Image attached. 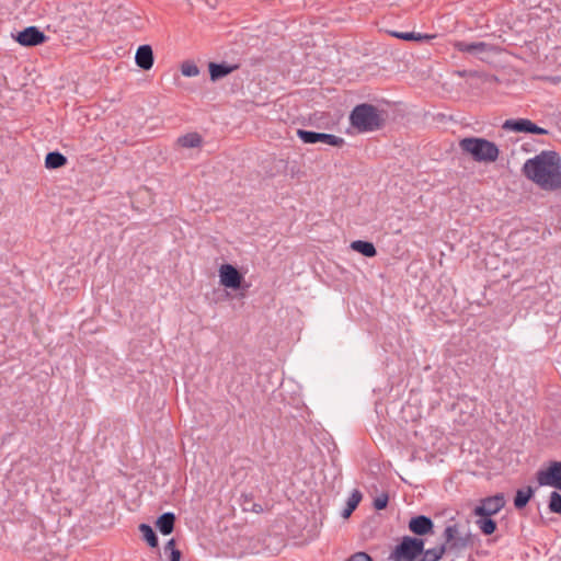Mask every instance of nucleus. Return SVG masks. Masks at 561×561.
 Wrapping results in <instances>:
<instances>
[{
  "mask_svg": "<svg viewBox=\"0 0 561 561\" xmlns=\"http://www.w3.org/2000/svg\"><path fill=\"white\" fill-rule=\"evenodd\" d=\"M318 142H323L333 147H342L345 141L342 137H337L332 134L318 133Z\"/></svg>",
  "mask_w": 561,
  "mask_h": 561,
  "instance_id": "nucleus-24",
  "label": "nucleus"
},
{
  "mask_svg": "<svg viewBox=\"0 0 561 561\" xmlns=\"http://www.w3.org/2000/svg\"><path fill=\"white\" fill-rule=\"evenodd\" d=\"M459 148L476 162H495L500 156V149L496 144L481 137L462 138L459 141Z\"/></svg>",
  "mask_w": 561,
  "mask_h": 561,
  "instance_id": "nucleus-3",
  "label": "nucleus"
},
{
  "mask_svg": "<svg viewBox=\"0 0 561 561\" xmlns=\"http://www.w3.org/2000/svg\"><path fill=\"white\" fill-rule=\"evenodd\" d=\"M346 561H374L373 558L364 552V551H358V552H355L354 554H352Z\"/></svg>",
  "mask_w": 561,
  "mask_h": 561,
  "instance_id": "nucleus-30",
  "label": "nucleus"
},
{
  "mask_svg": "<svg viewBox=\"0 0 561 561\" xmlns=\"http://www.w3.org/2000/svg\"><path fill=\"white\" fill-rule=\"evenodd\" d=\"M175 545H176L175 539H174V538H171V539L165 543V546H164V550H165V552H168V551H169V552H171L172 550H176Z\"/></svg>",
  "mask_w": 561,
  "mask_h": 561,
  "instance_id": "nucleus-33",
  "label": "nucleus"
},
{
  "mask_svg": "<svg viewBox=\"0 0 561 561\" xmlns=\"http://www.w3.org/2000/svg\"><path fill=\"white\" fill-rule=\"evenodd\" d=\"M458 525H448L444 530V539L447 546V550H460L467 547H471L474 543L476 536L471 533L466 534L462 537H458Z\"/></svg>",
  "mask_w": 561,
  "mask_h": 561,
  "instance_id": "nucleus-6",
  "label": "nucleus"
},
{
  "mask_svg": "<svg viewBox=\"0 0 561 561\" xmlns=\"http://www.w3.org/2000/svg\"><path fill=\"white\" fill-rule=\"evenodd\" d=\"M139 531L142 535V539L148 543L151 548H157L159 545L158 536L152 527L148 524H140Z\"/></svg>",
  "mask_w": 561,
  "mask_h": 561,
  "instance_id": "nucleus-21",
  "label": "nucleus"
},
{
  "mask_svg": "<svg viewBox=\"0 0 561 561\" xmlns=\"http://www.w3.org/2000/svg\"><path fill=\"white\" fill-rule=\"evenodd\" d=\"M239 68L238 65H228L227 62H210L208 65L210 80L217 81L230 75L232 71Z\"/></svg>",
  "mask_w": 561,
  "mask_h": 561,
  "instance_id": "nucleus-13",
  "label": "nucleus"
},
{
  "mask_svg": "<svg viewBox=\"0 0 561 561\" xmlns=\"http://www.w3.org/2000/svg\"><path fill=\"white\" fill-rule=\"evenodd\" d=\"M351 248L366 257H374L377 255V250L370 241L356 240L351 243Z\"/></svg>",
  "mask_w": 561,
  "mask_h": 561,
  "instance_id": "nucleus-18",
  "label": "nucleus"
},
{
  "mask_svg": "<svg viewBox=\"0 0 561 561\" xmlns=\"http://www.w3.org/2000/svg\"><path fill=\"white\" fill-rule=\"evenodd\" d=\"M424 539L404 536L389 556L391 561H415L424 552Z\"/></svg>",
  "mask_w": 561,
  "mask_h": 561,
  "instance_id": "nucleus-4",
  "label": "nucleus"
},
{
  "mask_svg": "<svg viewBox=\"0 0 561 561\" xmlns=\"http://www.w3.org/2000/svg\"><path fill=\"white\" fill-rule=\"evenodd\" d=\"M362 497H363V495H362L360 491L354 490L352 492L351 496L348 497V500L346 502V506L342 513V516L344 518L350 517L351 514L357 508L359 502L362 501Z\"/></svg>",
  "mask_w": 561,
  "mask_h": 561,
  "instance_id": "nucleus-22",
  "label": "nucleus"
},
{
  "mask_svg": "<svg viewBox=\"0 0 561 561\" xmlns=\"http://www.w3.org/2000/svg\"><path fill=\"white\" fill-rule=\"evenodd\" d=\"M182 75L185 77H195L199 73L198 67L193 62H183L181 67Z\"/></svg>",
  "mask_w": 561,
  "mask_h": 561,
  "instance_id": "nucleus-28",
  "label": "nucleus"
},
{
  "mask_svg": "<svg viewBox=\"0 0 561 561\" xmlns=\"http://www.w3.org/2000/svg\"><path fill=\"white\" fill-rule=\"evenodd\" d=\"M176 517L174 513L167 512L161 514L157 520H156V527L159 529V531L168 536L173 533L174 526H175Z\"/></svg>",
  "mask_w": 561,
  "mask_h": 561,
  "instance_id": "nucleus-15",
  "label": "nucleus"
},
{
  "mask_svg": "<svg viewBox=\"0 0 561 561\" xmlns=\"http://www.w3.org/2000/svg\"><path fill=\"white\" fill-rule=\"evenodd\" d=\"M536 480L540 486H551L561 491V461H548L536 472Z\"/></svg>",
  "mask_w": 561,
  "mask_h": 561,
  "instance_id": "nucleus-5",
  "label": "nucleus"
},
{
  "mask_svg": "<svg viewBox=\"0 0 561 561\" xmlns=\"http://www.w3.org/2000/svg\"><path fill=\"white\" fill-rule=\"evenodd\" d=\"M527 134H534V135H548L549 134V130L542 128V127H539L538 125H536L535 123H533L530 121L529 123V127H528V133Z\"/></svg>",
  "mask_w": 561,
  "mask_h": 561,
  "instance_id": "nucleus-31",
  "label": "nucleus"
},
{
  "mask_svg": "<svg viewBox=\"0 0 561 561\" xmlns=\"http://www.w3.org/2000/svg\"><path fill=\"white\" fill-rule=\"evenodd\" d=\"M348 119L358 133H370L385 127L387 112L370 103H360L351 111Z\"/></svg>",
  "mask_w": 561,
  "mask_h": 561,
  "instance_id": "nucleus-2",
  "label": "nucleus"
},
{
  "mask_svg": "<svg viewBox=\"0 0 561 561\" xmlns=\"http://www.w3.org/2000/svg\"><path fill=\"white\" fill-rule=\"evenodd\" d=\"M523 173L545 191H561V158L556 151L546 150L528 159Z\"/></svg>",
  "mask_w": 561,
  "mask_h": 561,
  "instance_id": "nucleus-1",
  "label": "nucleus"
},
{
  "mask_svg": "<svg viewBox=\"0 0 561 561\" xmlns=\"http://www.w3.org/2000/svg\"><path fill=\"white\" fill-rule=\"evenodd\" d=\"M388 502H389L388 494L387 493H382V494H380L379 496H377L374 500V507L377 511H382V510H385L387 507Z\"/></svg>",
  "mask_w": 561,
  "mask_h": 561,
  "instance_id": "nucleus-29",
  "label": "nucleus"
},
{
  "mask_svg": "<svg viewBox=\"0 0 561 561\" xmlns=\"http://www.w3.org/2000/svg\"><path fill=\"white\" fill-rule=\"evenodd\" d=\"M391 35L404 41H422L427 38V36L414 32H392Z\"/></svg>",
  "mask_w": 561,
  "mask_h": 561,
  "instance_id": "nucleus-27",
  "label": "nucleus"
},
{
  "mask_svg": "<svg viewBox=\"0 0 561 561\" xmlns=\"http://www.w3.org/2000/svg\"><path fill=\"white\" fill-rule=\"evenodd\" d=\"M535 492L536 488H533L530 485L516 490L513 500L514 507L518 511L525 508L529 501L534 497Z\"/></svg>",
  "mask_w": 561,
  "mask_h": 561,
  "instance_id": "nucleus-14",
  "label": "nucleus"
},
{
  "mask_svg": "<svg viewBox=\"0 0 561 561\" xmlns=\"http://www.w3.org/2000/svg\"><path fill=\"white\" fill-rule=\"evenodd\" d=\"M476 524L485 536L493 535L497 529V524L492 519V516L480 517L477 519Z\"/></svg>",
  "mask_w": 561,
  "mask_h": 561,
  "instance_id": "nucleus-20",
  "label": "nucleus"
},
{
  "mask_svg": "<svg viewBox=\"0 0 561 561\" xmlns=\"http://www.w3.org/2000/svg\"><path fill=\"white\" fill-rule=\"evenodd\" d=\"M506 504L503 493H496L480 500L479 505L473 508V515L477 517H486L497 514Z\"/></svg>",
  "mask_w": 561,
  "mask_h": 561,
  "instance_id": "nucleus-7",
  "label": "nucleus"
},
{
  "mask_svg": "<svg viewBox=\"0 0 561 561\" xmlns=\"http://www.w3.org/2000/svg\"><path fill=\"white\" fill-rule=\"evenodd\" d=\"M67 162V157L59 151H50L45 157V167L49 170L62 168Z\"/></svg>",
  "mask_w": 561,
  "mask_h": 561,
  "instance_id": "nucleus-17",
  "label": "nucleus"
},
{
  "mask_svg": "<svg viewBox=\"0 0 561 561\" xmlns=\"http://www.w3.org/2000/svg\"><path fill=\"white\" fill-rule=\"evenodd\" d=\"M178 142L184 148H196L202 144V137L197 133H188L184 136H181L178 139Z\"/></svg>",
  "mask_w": 561,
  "mask_h": 561,
  "instance_id": "nucleus-23",
  "label": "nucleus"
},
{
  "mask_svg": "<svg viewBox=\"0 0 561 561\" xmlns=\"http://www.w3.org/2000/svg\"><path fill=\"white\" fill-rule=\"evenodd\" d=\"M135 61L140 69L145 71L150 70L154 62L152 47L148 44L140 45L137 48Z\"/></svg>",
  "mask_w": 561,
  "mask_h": 561,
  "instance_id": "nucleus-11",
  "label": "nucleus"
},
{
  "mask_svg": "<svg viewBox=\"0 0 561 561\" xmlns=\"http://www.w3.org/2000/svg\"><path fill=\"white\" fill-rule=\"evenodd\" d=\"M297 136L304 144H317L318 142V133L313 131V130L298 129Z\"/></svg>",
  "mask_w": 561,
  "mask_h": 561,
  "instance_id": "nucleus-26",
  "label": "nucleus"
},
{
  "mask_svg": "<svg viewBox=\"0 0 561 561\" xmlns=\"http://www.w3.org/2000/svg\"><path fill=\"white\" fill-rule=\"evenodd\" d=\"M220 284L233 290H238L242 287L244 276L242 273L231 264H222L219 268Z\"/></svg>",
  "mask_w": 561,
  "mask_h": 561,
  "instance_id": "nucleus-8",
  "label": "nucleus"
},
{
  "mask_svg": "<svg viewBox=\"0 0 561 561\" xmlns=\"http://www.w3.org/2000/svg\"><path fill=\"white\" fill-rule=\"evenodd\" d=\"M453 46L460 53H468L472 55L485 53L490 47L489 44L484 42L468 43L465 41H456Z\"/></svg>",
  "mask_w": 561,
  "mask_h": 561,
  "instance_id": "nucleus-12",
  "label": "nucleus"
},
{
  "mask_svg": "<svg viewBox=\"0 0 561 561\" xmlns=\"http://www.w3.org/2000/svg\"><path fill=\"white\" fill-rule=\"evenodd\" d=\"M529 123L530 119L528 118H510L503 123L502 128L510 131L527 134Z\"/></svg>",
  "mask_w": 561,
  "mask_h": 561,
  "instance_id": "nucleus-16",
  "label": "nucleus"
},
{
  "mask_svg": "<svg viewBox=\"0 0 561 561\" xmlns=\"http://www.w3.org/2000/svg\"><path fill=\"white\" fill-rule=\"evenodd\" d=\"M548 510L551 513L561 515V493L558 490H554L550 493L548 500Z\"/></svg>",
  "mask_w": 561,
  "mask_h": 561,
  "instance_id": "nucleus-25",
  "label": "nucleus"
},
{
  "mask_svg": "<svg viewBox=\"0 0 561 561\" xmlns=\"http://www.w3.org/2000/svg\"><path fill=\"white\" fill-rule=\"evenodd\" d=\"M14 38L22 46L33 47L45 43L47 37L38 27L27 26L20 31Z\"/></svg>",
  "mask_w": 561,
  "mask_h": 561,
  "instance_id": "nucleus-9",
  "label": "nucleus"
},
{
  "mask_svg": "<svg viewBox=\"0 0 561 561\" xmlns=\"http://www.w3.org/2000/svg\"><path fill=\"white\" fill-rule=\"evenodd\" d=\"M409 529L416 536H425L434 533L433 520L425 515H417L410 519Z\"/></svg>",
  "mask_w": 561,
  "mask_h": 561,
  "instance_id": "nucleus-10",
  "label": "nucleus"
},
{
  "mask_svg": "<svg viewBox=\"0 0 561 561\" xmlns=\"http://www.w3.org/2000/svg\"><path fill=\"white\" fill-rule=\"evenodd\" d=\"M447 546L440 545L438 547L432 549H424V552L421 554V559H416L415 561H438L446 553Z\"/></svg>",
  "mask_w": 561,
  "mask_h": 561,
  "instance_id": "nucleus-19",
  "label": "nucleus"
},
{
  "mask_svg": "<svg viewBox=\"0 0 561 561\" xmlns=\"http://www.w3.org/2000/svg\"><path fill=\"white\" fill-rule=\"evenodd\" d=\"M169 558H170V561H181L182 552L179 549L172 550L170 552Z\"/></svg>",
  "mask_w": 561,
  "mask_h": 561,
  "instance_id": "nucleus-32",
  "label": "nucleus"
}]
</instances>
